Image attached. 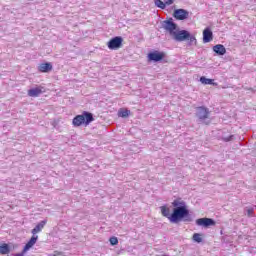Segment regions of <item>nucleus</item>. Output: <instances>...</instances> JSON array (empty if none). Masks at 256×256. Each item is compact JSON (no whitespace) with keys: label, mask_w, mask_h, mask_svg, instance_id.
I'll return each mask as SVG.
<instances>
[{"label":"nucleus","mask_w":256,"mask_h":256,"mask_svg":"<svg viewBox=\"0 0 256 256\" xmlns=\"http://www.w3.org/2000/svg\"><path fill=\"white\" fill-rule=\"evenodd\" d=\"M165 29L169 32V35L174 39V41H178L181 43L183 41H190V43L197 44V38L194 35H191L187 30H179L177 28V24L173 21H167L165 25Z\"/></svg>","instance_id":"f257e3e1"},{"label":"nucleus","mask_w":256,"mask_h":256,"mask_svg":"<svg viewBox=\"0 0 256 256\" xmlns=\"http://www.w3.org/2000/svg\"><path fill=\"white\" fill-rule=\"evenodd\" d=\"M173 211L171 213V223H179L183 219L189 217V209H187V204L182 198H176L172 202Z\"/></svg>","instance_id":"f03ea898"},{"label":"nucleus","mask_w":256,"mask_h":256,"mask_svg":"<svg viewBox=\"0 0 256 256\" xmlns=\"http://www.w3.org/2000/svg\"><path fill=\"white\" fill-rule=\"evenodd\" d=\"M93 121H95L93 113L84 111L82 114L73 118L72 125L74 127H81V125H85V127H87L89 124L93 123Z\"/></svg>","instance_id":"7ed1b4c3"},{"label":"nucleus","mask_w":256,"mask_h":256,"mask_svg":"<svg viewBox=\"0 0 256 256\" xmlns=\"http://www.w3.org/2000/svg\"><path fill=\"white\" fill-rule=\"evenodd\" d=\"M107 47L111 51H117V49H121V47H123V37L116 36L110 39L107 43Z\"/></svg>","instance_id":"20e7f679"},{"label":"nucleus","mask_w":256,"mask_h":256,"mask_svg":"<svg viewBox=\"0 0 256 256\" xmlns=\"http://www.w3.org/2000/svg\"><path fill=\"white\" fill-rule=\"evenodd\" d=\"M174 19L177 21H185V19H189V11L185 9H176L173 13Z\"/></svg>","instance_id":"39448f33"},{"label":"nucleus","mask_w":256,"mask_h":256,"mask_svg":"<svg viewBox=\"0 0 256 256\" xmlns=\"http://www.w3.org/2000/svg\"><path fill=\"white\" fill-rule=\"evenodd\" d=\"M148 59L150 61H154L155 63L159 61H163V59H165V52H159V51L150 52L148 54Z\"/></svg>","instance_id":"423d86ee"},{"label":"nucleus","mask_w":256,"mask_h":256,"mask_svg":"<svg viewBox=\"0 0 256 256\" xmlns=\"http://www.w3.org/2000/svg\"><path fill=\"white\" fill-rule=\"evenodd\" d=\"M196 225L199 227H211L215 225V222L211 218H199L196 220Z\"/></svg>","instance_id":"0eeeda50"},{"label":"nucleus","mask_w":256,"mask_h":256,"mask_svg":"<svg viewBox=\"0 0 256 256\" xmlns=\"http://www.w3.org/2000/svg\"><path fill=\"white\" fill-rule=\"evenodd\" d=\"M45 88L43 86L32 88L28 90V96L29 97H39L42 93H45Z\"/></svg>","instance_id":"6e6552de"},{"label":"nucleus","mask_w":256,"mask_h":256,"mask_svg":"<svg viewBox=\"0 0 256 256\" xmlns=\"http://www.w3.org/2000/svg\"><path fill=\"white\" fill-rule=\"evenodd\" d=\"M211 41H213V31L206 28L203 30V43H211Z\"/></svg>","instance_id":"1a4fd4ad"},{"label":"nucleus","mask_w":256,"mask_h":256,"mask_svg":"<svg viewBox=\"0 0 256 256\" xmlns=\"http://www.w3.org/2000/svg\"><path fill=\"white\" fill-rule=\"evenodd\" d=\"M198 117L201 121H205V119L209 118V109L201 106L198 107Z\"/></svg>","instance_id":"9d476101"},{"label":"nucleus","mask_w":256,"mask_h":256,"mask_svg":"<svg viewBox=\"0 0 256 256\" xmlns=\"http://www.w3.org/2000/svg\"><path fill=\"white\" fill-rule=\"evenodd\" d=\"M154 3L156 7H159V9H165V7L173 5L175 0H164V2L162 0H154Z\"/></svg>","instance_id":"9b49d317"},{"label":"nucleus","mask_w":256,"mask_h":256,"mask_svg":"<svg viewBox=\"0 0 256 256\" xmlns=\"http://www.w3.org/2000/svg\"><path fill=\"white\" fill-rule=\"evenodd\" d=\"M38 71L40 73H49V71H53V64H51L49 62L42 63L39 65Z\"/></svg>","instance_id":"f8f14e48"},{"label":"nucleus","mask_w":256,"mask_h":256,"mask_svg":"<svg viewBox=\"0 0 256 256\" xmlns=\"http://www.w3.org/2000/svg\"><path fill=\"white\" fill-rule=\"evenodd\" d=\"M37 239H39V236L33 235L31 239L28 241V243L24 246L23 253L29 251V249H31V247H33L35 243H37Z\"/></svg>","instance_id":"ddd939ff"},{"label":"nucleus","mask_w":256,"mask_h":256,"mask_svg":"<svg viewBox=\"0 0 256 256\" xmlns=\"http://www.w3.org/2000/svg\"><path fill=\"white\" fill-rule=\"evenodd\" d=\"M45 225H47V220H43L40 223H38L36 227L32 229V235H37V233H41Z\"/></svg>","instance_id":"4468645a"},{"label":"nucleus","mask_w":256,"mask_h":256,"mask_svg":"<svg viewBox=\"0 0 256 256\" xmlns=\"http://www.w3.org/2000/svg\"><path fill=\"white\" fill-rule=\"evenodd\" d=\"M213 52L217 53V55H225L227 53V49L223 44H217L213 47Z\"/></svg>","instance_id":"2eb2a0df"},{"label":"nucleus","mask_w":256,"mask_h":256,"mask_svg":"<svg viewBox=\"0 0 256 256\" xmlns=\"http://www.w3.org/2000/svg\"><path fill=\"white\" fill-rule=\"evenodd\" d=\"M160 211H161L163 217H166V219H168L169 222L171 223V211L169 210V207L161 206Z\"/></svg>","instance_id":"dca6fc26"},{"label":"nucleus","mask_w":256,"mask_h":256,"mask_svg":"<svg viewBox=\"0 0 256 256\" xmlns=\"http://www.w3.org/2000/svg\"><path fill=\"white\" fill-rule=\"evenodd\" d=\"M129 115H131V111L126 108H121L118 111V117H122L123 119L127 118Z\"/></svg>","instance_id":"f3484780"},{"label":"nucleus","mask_w":256,"mask_h":256,"mask_svg":"<svg viewBox=\"0 0 256 256\" xmlns=\"http://www.w3.org/2000/svg\"><path fill=\"white\" fill-rule=\"evenodd\" d=\"M10 252L11 250L9 249L8 244L4 243L0 246V255H9Z\"/></svg>","instance_id":"a211bd4d"},{"label":"nucleus","mask_w":256,"mask_h":256,"mask_svg":"<svg viewBox=\"0 0 256 256\" xmlns=\"http://www.w3.org/2000/svg\"><path fill=\"white\" fill-rule=\"evenodd\" d=\"M200 83H202L203 85H213V79L202 76L200 77Z\"/></svg>","instance_id":"6ab92c4d"},{"label":"nucleus","mask_w":256,"mask_h":256,"mask_svg":"<svg viewBox=\"0 0 256 256\" xmlns=\"http://www.w3.org/2000/svg\"><path fill=\"white\" fill-rule=\"evenodd\" d=\"M193 240L196 241V243H201V241H203V238H201V234L195 233L193 235Z\"/></svg>","instance_id":"aec40b11"},{"label":"nucleus","mask_w":256,"mask_h":256,"mask_svg":"<svg viewBox=\"0 0 256 256\" xmlns=\"http://www.w3.org/2000/svg\"><path fill=\"white\" fill-rule=\"evenodd\" d=\"M109 241L111 245H119V240L117 239V237H111Z\"/></svg>","instance_id":"412c9836"},{"label":"nucleus","mask_w":256,"mask_h":256,"mask_svg":"<svg viewBox=\"0 0 256 256\" xmlns=\"http://www.w3.org/2000/svg\"><path fill=\"white\" fill-rule=\"evenodd\" d=\"M14 256H25V253H23V250H22L21 253H17V254H15Z\"/></svg>","instance_id":"4be33fe9"},{"label":"nucleus","mask_w":256,"mask_h":256,"mask_svg":"<svg viewBox=\"0 0 256 256\" xmlns=\"http://www.w3.org/2000/svg\"><path fill=\"white\" fill-rule=\"evenodd\" d=\"M248 215L249 216L253 215V209H248Z\"/></svg>","instance_id":"5701e85b"},{"label":"nucleus","mask_w":256,"mask_h":256,"mask_svg":"<svg viewBox=\"0 0 256 256\" xmlns=\"http://www.w3.org/2000/svg\"><path fill=\"white\" fill-rule=\"evenodd\" d=\"M184 221H191V219H184Z\"/></svg>","instance_id":"b1692460"}]
</instances>
